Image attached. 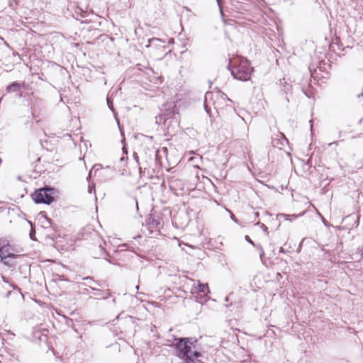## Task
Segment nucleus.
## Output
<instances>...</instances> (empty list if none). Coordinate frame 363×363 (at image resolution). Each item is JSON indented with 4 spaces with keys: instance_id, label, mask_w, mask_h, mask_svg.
I'll return each mask as SVG.
<instances>
[{
    "instance_id": "obj_27",
    "label": "nucleus",
    "mask_w": 363,
    "mask_h": 363,
    "mask_svg": "<svg viewBox=\"0 0 363 363\" xmlns=\"http://www.w3.org/2000/svg\"><path fill=\"white\" fill-rule=\"evenodd\" d=\"M89 299H96L95 298H94L92 296H89Z\"/></svg>"
},
{
    "instance_id": "obj_20",
    "label": "nucleus",
    "mask_w": 363,
    "mask_h": 363,
    "mask_svg": "<svg viewBox=\"0 0 363 363\" xmlns=\"http://www.w3.org/2000/svg\"><path fill=\"white\" fill-rule=\"evenodd\" d=\"M94 167H97L96 169H99V167H101V164H96V165H94Z\"/></svg>"
},
{
    "instance_id": "obj_10",
    "label": "nucleus",
    "mask_w": 363,
    "mask_h": 363,
    "mask_svg": "<svg viewBox=\"0 0 363 363\" xmlns=\"http://www.w3.org/2000/svg\"><path fill=\"white\" fill-rule=\"evenodd\" d=\"M245 240L250 242V244H252V245L255 246L256 247H257L259 250H260V254H259V256H260V258L262 259V257H264V250L262 249V247H261L260 245H255L253 241L250 238V237L248 235H246L245 236Z\"/></svg>"
},
{
    "instance_id": "obj_1",
    "label": "nucleus",
    "mask_w": 363,
    "mask_h": 363,
    "mask_svg": "<svg viewBox=\"0 0 363 363\" xmlns=\"http://www.w3.org/2000/svg\"><path fill=\"white\" fill-rule=\"evenodd\" d=\"M175 343L172 347L175 349L176 356L183 361V363H195V359L202 356L200 352L192 351L197 340L194 337H177Z\"/></svg>"
},
{
    "instance_id": "obj_8",
    "label": "nucleus",
    "mask_w": 363,
    "mask_h": 363,
    "mask_svg": "<svg viewBox=\"0 0 363 363\" xmlns=\"http://www.w3.org/2000/svg\"><path fill=\"white\" fill-rule=\"evenodd\" d=\"M21 89V84L14 82L6 87L7 92H18Z\"/></svg>"
},
{
    "instance_id": "obj_9",
    "label": "nucleus",
    "mask_w": 363,
    "mask_h": 363,
    "mask_svg": "<svg viewBox=\"0 0 363 363\" xmlns=\"http://www.w3.org/2000/svg\"><path fill=\"white\" fill-rule=\"evenodd\" d=\"M198 292L205 294L206 292L209 293L210 291L208 289V286L207 283H201L199 281L198 282Z\"/></svg>"
},
{
    "instance_id": "obj_22",
    "label": "nucleus",
    "mask_w": 363,
    "mask_h": 363,
    "mask_svg": "<svg viewBox=\"0 0 363 363\" xmlns=\"http://www.w3.org/2000/svg\"><path fill=\"white\" fill-rule=\"evenodd\" d=\"M333 144L337 145V142L330 143L328 144V145L331 146Z\"/></svg>"
},
{
    "instance_id": "obj_2",
    "label": "nucleus",
    "mask_w": 363,
    "mask_h": 363,
    "mask_svg": "<svg viewBox=\"0 0 363 363\" xmlns=\"http://www.w3.org/2000/svg\"><path fill=\"white\" fill-rule=\"evenodd\" d=\"M231 63V74L235 79L240 81H247L250 79L252 68L247 59H236Z\"/></svg>"
},
{
    "instance_id": "obj_13",
    "label": "nucleus",
    "mask_w": 363,
    "mask_h": 363,
    "mask_svg": "<svg viewBox=\"0 0 363 363\" xmlns=\"http://www.w3.org/2000/svg\"><path fill=\"white\" fill-rule=\"evenodd\" d=\"M102 294H103L101 295L102 299H107L108 297H110L111 296V294L108 289H107L106 291L102 290Z\"/></svg>"
},
{
    "instance_id": "obj_12",
    "label": "nucleus",
    "mask_w": 363,
    "mask_h": 363,
    "mask_svg": "<svg viewBox=\"0 0 363 363\" xmlns=\"http://www.w3.org/2000/svg\"><path fill=\"white\" fill-rule=\"evenodd\" d=\"M92 292L91 294L94 295V296H99L101 298V295L103 294H102V290L101 289H95L92 286H90Z\"/></svg>"
},
{
    "instance_id": "obj_25",
    "label": "nucleus",
    "mask_w": 363,
    "mask_h": 363,
    "mask_svg": "<svg viewBox=\"0 0 363 363\" xmlns=\"http://www.w3.org/2000/svg\"><path fill=\"white\" fill-rule=\"evenodd\" d=\"M2 274H1V275H2ZM1 277H2L3 280H4L5 282H6V283H7V281L5 280L4 277L1 276Z\"/></svg>"
},
{
    "instance_id": "obj_28",
    "label": "nucleus",
    "mask_w": 363,
    "mask_h": 363,
    "mask_svg": "<svg viewBox=\"0 0 363 363\" xmlns=\"http://www.w3.org/2000/svg\"><path fill=\"white\" fill-rule=\"evenodd\" d=\"M225 301H226V302L228 301V297L225 298Z\"/></svg>"
},
{
    "instance_id": "obj_30",
    "label": "nucleus",
    "mask_w": 363,
    "mask_h": 363,
    "mask_svg": "<svg viewBox=\"0 0 363 363\" xmlns=\"http://www.w3.org/2000/svg\"><path fill=\"white\" fill-rule=\"evenodd\" d=\"M19 97H21L22 96V93L21 92L19 94H18Z\"/></svg>"
},
{
    "instance_id": "obj_16",
    "label": "nucleus",
    "mask_w": 363,
    "mask_h": 363,
    "mask_svg": "<svg viewBox=\"0 0 363 363\" xmlns=\"http://www.w3.org/2000/svg\"><path fill=\"white\" fill-rule=\"evenodd\" d=\"M218 6H219V9H220V13L221 16L223 18V16H224L223 11L222 9V7H221V6L220 4V1L218 0Z\"/></svg>"
},
{
    "instance_id": "obj_5",
    "label": "nucleus",
    "mask_w": 363,
    "mask_h": 363,
    "mask_svg": "<svg viewBox=\"0 0 363 363\" xmlns=\"http://www.w3.org/2000/svg\"><path fill=\"white\" fill-rule=\"evenodd\" d=\"M11 287H12L13 290H9L6 293V298L11 300H14L17 303L21 304L24 301V296L21 291V289L17 287L14 286L12 284H9Z\"/></svg>"
},
{
    "instance_id": "obj_18",
    "label": "nucleus",
    "mask_w": 363,
    "mask_h": 363,
    "mask_svg": "<svg viewBox=\"0 0 363 363\" xmlns=\"http://www.w3.org/2000/svg\"><path fill=\"white\" fill-rule=\"evenodd\" d=\"M139 172H140V176H142L143 174L145 172V170H143L142 167H140L139 168Z\"/></svg>"
},
{
    "instance_id": "obj_7",
    "label": "nucleus",
    "mask_w": 363,
    "mask_h": 363,
    "mask_svg": "<svg viewBox=\"0 0 363 363\" xmlns=\"http://www.w3.org/2000/svg\"><path fill=\"white\" fill-rule=\"evenodd\" d=\"M148 44L146 45V48H164L163 43H164L162 40L157 38L149 39L147 41Z\"/></svg>"
},
{
    "instance_id": "obj_26",
    "label": "nucleus",
    "mask_w": 363,
    "mask_h": 363,
    "mask_svg": "<svg viewBox=\"0 0 363 363\" xmlns=\"http://www.w3.org/2000/svg\"><path fill=\"white\" fill-rule=\"evenodd\" d=\"M30 238L31 239H33V234H32L31 233H30Z\"/></svg>"
},
{
    "instance_id": "obj_19",
    "label": "nucleus",
    "mask_w": 363,
    "mask_h": 363,
    "mask_svg": "<svg viewBox=\"0 0 363 363\" xmlns=\"http://www.w3.org/2000/svg\"><path fill=\"white\" fill-rule=\"evenodd\" d=\"M168 43H174V39L173 38H169Z\"/></svg>"
},
{
    "instance_id": "obj_21",
    "label": "nucleus",
    "mask_w": 363,
    "mask_h": 363,
    "mask_svg": "<svg viewBox=\"0 0 363 363\" xmlns=\"http://www.w3.org/2000/svg\"><path fill=\"white\" fill-rule=\"evenodd\" d=\"M279 277L281 278V274H280V273L277 274V279L279 280Z\"/></svg>"
},
{
    "instance_id": "obj_17",
    "label": "nucleus",
    "mask_w": 363,
    "mask_h": 363,
    "mask_svg": "<svg viewBox=\"0 0 363 363\" xmlns=\"http://www.w3.org/2000/svg\"><path fill=\"white\" fill-rule=\"evenodd\" d=\"M230 218L234 220L235 222H237V219L235 218V216L233 213H230Z\"/></svg>"
},
{
    "instance_id": "obj_29",
    "label": "nucleus",
    "mask_w": 363,
    "mask_h": 363,
    "mask_svg": "<svg viewBox=\"0 0 363 363\" xmlns=\"http://www.w3.org/2000/svg\"><path fill=\"white\" fill-rule=\"evenodd\" d=\"M322 219H323V223L325 224V220L324 219V218L322 217Z\"/></svg>"
},
{
    "instance_id": "obj_6",
    "label": "nucleus",
    "mask_w": 363,
    "mask_h": 363,
    "mask_svg": "<svg viewBox=\"0 0 363 363\" xmlns=\"http://www.w3.org/2000/svg\"><path fill=\"white\" fill-rule=\"evenodd\" d=\"M52 279L57 284L60 288L67 289L71 284V281L65 277L64 274H51Z\"/></svg>"
},
{
    "instance_id": "obj_23",
    "label": "nucleus",
    "mask_w": 363,
    "mask_h": 363,
    "mask_svg": "<svg viewBox=\"0 0 363 363\" xmlns=\"http://www.w3.org/2000/svg\"><path fill=\"white\" fill-rule=\"evenodd\" d=\"M262 226L264 228L263 230L266 231L267 230V228L264 225H263V224H262Z\"/></svg>"
},
{
    "instance_id": "obj_24",
    "label": "nucleus",
    "mask_w": 363,
    "mask_h": 363,
    "mask_svg": "<svg viewBox=\"0 0 363 363\" xmlns=\"http://www.w3.org/2000/svg\"><path fill=\"white\" fill-rule=\"evenodd\" d=\"M82 279H85V280H89V279L91 280V279L89 277H83Z\"/></svg>"
},
{
    "instance_id": "obj_11",
    "label": "nucleus",
    "mask_w": 363,
    "mask_h": 363,
    "mask_svg": "<svg viewBox=\"0 0 363 363\" xmlns=\"http://www.w3.org/2000/svg\"><path fill=\"white\" fill-rule=\"evenodd\" d=\"M303 213H302L299 215H295V214L288 215V214L281 213V214H279V216L280 218H283L286 220L291 221L292 220L291 218H296L298 216H303Z\"/></svg>"
},
{
    "instance_id": "obj_4",
    "label": "nucleus",
    "mask_w": 363,
    "mask_h": 363,
    "mask_svg": "<svg viewBox=\"0 0 363 363\" xmlns=\"http://www.w3.org/2000/svg\"><path fill=\"white\" fill-rule=\"evenodd\" d=\"M54 189L43 188L36 190L32 194V199L36 203L50 204L54 201Z\"/></svg>"
},
{
    "instance_id": "obj_3",
    "label": "nucleus",
    "mask_w": 363,
    "mask_h": 363,
    "mask_svg": "<svg viewBox=\"0 0 363 363\" xmlns=\"http://www.w3.org/2000/svg\"><path fill=\"white\" fill-rule=\"evenodd\" d=\"M19 251L14 249L13 246L7 243L0 247V262L7 267H13L16 264V259L18 257L16 254Z\"/></svg>"
},
{
    "instance_id": "obj_14",
    "label": "nucleus",
    "mask_w": 363,
    "mask_h": 363,
    "mask_svg": "<svg viewBox=\"0 0 363 363\" xmlns=\"http://www.w3.org/2000/svg\"><path fill=\"white\" fill-rule=\"evenodd\" d=\"M196 298L197 299V302H199L200 303H203V302L206 301V298L205 296H203V295H201V296L199 298V295L198 294L196 296Z\"/></svg>"
},
{
    "instance_id": "obj_15",
    "label": "nucleus",
    "mask_w": 363,
    "mask_h": 363,
    "mask_svg": "<svg viewBox=\"0 0 363 363\" xmlns=\"http://www.w3.org/2000/svg\"><path fill=\"white\" fill-rule=\"evenodd\" d=\"M106 101H107V104L109 107V108L111 110V111H113V103L112 101H111V99L109 97H107L106 99Z\"/></svg>"
},
{
    "instance_id": "obj_31",
    "label": "nucleus",
    "mask_w": 363,
    "mask_h": 363,
    "mask_svg": "<svg viewBox=\"0 0 363 363\" xmlns=\"http://www.w3.org/2000/svg\"><path fill=\"white\" fill-rule=\"evenodd\" d=\"M112 302H113V303H115V302H116L115 298H113V299L112 300Z\"/></svg>"
}]
</instances>
